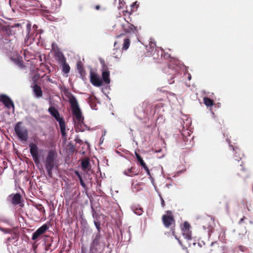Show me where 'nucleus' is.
I'll use <instances>...</instances> for the list:
<instances>
[{"label": "nucleus", "instance_id": "f257e3e1", "mask_svg": "<svg viewBox=\"0 0 253 253\" xmlns=\"http://www.w3.org/2000/svg\"><path fill=\"white\" fill-rule=\"evenodd\" d=\"M230 146L235 152L233 163L235 166H237L236 169V172L237 174L243 178L248 177L249 174V171L245 168L244 163L243 161H241L244 156V154L239 148L237 147H233L232 145H230Z\"/></svg>", "mask_w": 253, "mask_h": 253}, {"label": "nucleus", "instance_id": "f03ea898", "mask_svg": "<svg viewBox=\"0 0 253 253\" xmlns=\"http://www.w3.org/2000/svg\"><path fill=\"white\" fill-rule=\"evenodd\" d=\"M57 154L54 150H50L48 151L44 163L47 175L50 178L52 177V170L57 165Z\"/></svg>", "mask_w": 253, "mask_h": 253}, {"label": "nucleus", "instance_id": "7ed1b4c3", "mask_svg": "<svg viewBox=\"0 0 253 253\" xmlns=\"http://www.w3.org/2000/svg\"><path fill=\"white\" fill-rule=\"evenodd\" d=\"M105 246L101 233H94L92 236V241L90 246V253H100Z\"/></svg>", "mask_w": 253, "mask_h": 253}, {"label": "nucleus", "instance_id": "20e7f679", "mask_svg": "<svg viewBox=\"0 0 253 253\" xmlns=\"http://www.w3.org/2000/svg\"><path fill=\"white\" fill-rule=\"evenodd\" d=\"M50 114L59 122L60 131L63 137L66 138L67 133L66 132V125L63 117H60L59 111L53 106H50L48 109Z\"/></svg>", "mask_w": 253, "mask_h": 253}, {"label": "nucleus", "instance_id": "39448f33", "mask_svg": "<svg viewBox=\"0 0 253 253\" xmlns=\"http://www.w3.org/2000/svg\"><path fill=\"white\" fill-rule=\"evenodd\" d=\"M69 102L71 104L72 112L73 116H75L78 123L81 125L83 123L84 117L82 116L81 111L79 108L77 100L74 96L72 95L69 98Z\"/></svg>", "mask_w": 253, "mask_h": 253}, {"label": "nucleus", "instance_id": "423d86ee", "mask_svg": "<svg viewBox=\"0 0 253 253\" xmlns=\"http://www.w3.org/2000/svg\"><path fill=\"white\" fill-rule=\"evenodd\" d=\"M15 132L21 141H27L28 139V131L27 128L22 126L21 122H18L14 127Z\"/></svg>", "mask_w": 253, "mask_h": 253}, {"label": "nucleus", "instance_id": "0eeeda50", "mask_svg": "<svg viewBox=\"0 0 253 253\" xmlns=\"http://www.w3.org/2000/svg\"><path fill=\"white\" fill-rule=\"evenodd\" d=\"M162 220L165 227L170 228L174 227L175 221L171 211H166V214L162 216Z\"/></svg>", "mask_w": 253, "mask_h": 253}, {"label": "nucleus", "instance_id": "6e6552de", "mask_svg": "<svg viewBox=\"0 0 253 253\" xmlns=\"http://www.w3.org/2000/svg\"><path fill=\"white\" fill-rule=\"evenodd\" d=\"M30 152L33 159L36 165H39L40 163V153L42 152L43 150L39 149L37 145L34 143H31L29 144Z\"/></svg>", "mask_w": 253, "mask_h": 253}, {"label": "nucleus", "instance_id": "1a4fd4ad", "mask_svg": "<svg viewBox=\"0 0 253 253\" xmlns=\"http://www.w3.org/2000/svg\"><path fill=\"white\" fill-rule=\"evenodd\" d=\"M56 56L57 57L62 64V70L65 74H68L70 70V67L68 64L66 62V58L62 53H57Z\"/></svg>", "mask_w": 253, "mask_h": 253}, {"label": "nucleus", "instance_id": "9d476101", "mask_svg": "<svg viewBox=\"0 0 253 253\" xmlns=\"http://www.w3.org/2000/svg\"><path fill=\"white\" fill-rule=\"evenodd\" d=\"M90 81L91 83L96 86H100L103 84L102 79L97 74L92 71L90 72Z\"/></svg>", "mask_w": 253, "mask_h": 253}, {"label": "nucleus", "instance_id": "9b49d317", "mask_svg": "<svg viewBox=\"0 0 253 253\" xmlns=\"http://www.w3.org/2000/svg\"><path fill=\"white\" fill-rule=\"evenodd\" d=\"M0 101L8 109L14 108V103L11 98L5 94H1L0 96Z\"/></svg>", "mask_w": 253, "mask_h": 253}, {"label": "nucleus", "instance_id": "f8f14e48", "mask_svg": "<svg viewBox=\"0 0 253 253\" xmlns=\"http://www.w3.org/2000/svg\"><path fill=\"white\" fill-rule=\"evenodd\" d=\"M49 228V226L47 224H44L38 228L32 235V239L35 240L40 236L44 233Z\"/></svg>", "mask_w": 253, "mask_h": 253}, {"label": "nucleus", "instance_id": "ddd939ff", "mask_svg": "<svg viewBox=\"0 0 253 253\" xmlns=\"http://www.w3.org/2000/svg\"><path fill=\"white\" fill-rule=\"evenodd\" d=\"M102 77V80L105 84H110V72L108 70L107 66L106 65H103V66Z\"/></svg>", "mask_w": 253, "mask_h": 253}, {"label": "nucleus", "instance_id": "4468645a", "mask_svg": "<svg viewBox=\"0 0 253 253\" xmlns=\"http://www.w3.org/2000/svg\"><path fill=\"white\" fill-rule=\"evenodd\" d=\"M4 21L0 19V31L2 32H8L9 31L10 32L11 30L15 27H19L21 26V24L19 23H15L13 25H8L7 26H4L3 25Z\"/></svg>", "mask_w": 253, "mask_h": 253}, {"label": "nucleus", "instance_id": "2eb2a0df", "mask_svg": "<svg viewBox=\"0 0 253 253\" xmlns=\"http://www.w3.org/2000/svg\"><path fill=\"white\" fill-rule=\"evenodd\" d=\"M8 198L10 199L11 203L14 205H19L21 203L22 197L19 193L11 194L8 196Z\"/></svg>", "mask_w": 253, "mask_h": 253}, {"label": "nucleus", "instance_id": "dca6fc26", "mask_svg": "<svg viewBox=\"0 0 253 253\" xmlns=\"http://www.w3.org/2000/svg\"><path fill=\"white\" fill-rule=\"evenodd\" d=\"M119 38H122L124 41L123 44L122 49L124 50H127L130 45V39L128 37H126L124 33L121 34L118 37Z\"/></svg>", "mask_w": 253, "mask_h": 253}, {"label": "nucleus", "instance_id": "f3484780", "mask_svg": "<svg viewBox=\"0 0 253 253\" xmlns=\"http://www.w3.org/2000/svg\"><path fill=\"white\" fill-rule=\"evenodd\" d=\"M124 173L128 176H133L138 174L137 169L134 167H131L125 170Z\"/></svg>", "mask_w": 253, "mask_h": 253}, {"label": "nucleus", "instance_id": "a211bd4d", "mask_svg": "<svg viewBox=\"0 0 253 253\" xmlns=\"http://www.w3.org/2000/svg\"><path fill=\"white\" fill-rule=\"evenodd\" d=\"M33 91L35 96L38 98L42 96V91L40 86L38 84H35L33 87Z\"/></svg>", "mask_w": 253, "mask_h": 253}, {"label": "nucleus", "instance_id": "6ab92c4d", "mask_svg": "<svg viewBox=\"0 0 253 253\" xmlns=\"http://www.w3.org/2000/svg\"><path fill=\"white\" fill-rule=\"evenodd\" d=\"M183 140L185 142V145H187L190 143L191 139H193V137H191V134L188 131H184L182 133Z\"/></svg>", "mask_w": 253, "mask_h": 253}, {"label": "nucleus", "instance_id": "aec40b11", "mask_svg": "<svg viewBox=\"0 0 253 253\" xmlns=\"http://www.w3.org/2000/svg\"><path fill=\"white\" fill-rule=\"evenodd\" d=\"M156 45L151 39V41L149 42V45L146 46V48L147 50V55H150L152 54V52L155 49Z\"/></svg>", "mask_w": 253, "mask_h": 253}, {"label": "nucleus", "instance_id": "412c9836", "mask_svg": "<svg viewBox=\"0 0 253 253\" xmlns=\"http://www.w3.org/2000/svg\"><path fill=\"white\" fill-rule=\"evenodd\" d=\"M204 103L207 107H211L213 105V100L209 97H205L203 98Z\"/></svg>", "mask_w": 253, "mask_h": 253}, {"label": "nucleus", "instance_id": "4be33fe9", "mask_svg": "<svg viewBox=\"0 0 253 253\" xmlns=\"http://www.w3.org/2000/svg\"><path fill=\"white\" fill-rule=\"evenodd\" d=\"M125 20L127 22V29L126 30L125 32H134L137 31L138 30L137 27H135L132 24L129 23L128 20H126V18Z\"/></svg>", "mask_w": 253, "mask_h": 253}, {"label": "nucleus", "instance_id": "5701e85b", "mask_svg": "<svg viewBox=\"0 0 253 253\" xmlns=\"http://www.w3.org/2000/svg\"><path fill=\"white\" fill-rule=\"evenodd\" d=\"M81 165L82 169L85 170L88 168L90 165L89 161L88 159H85L82 161Z\"/></svg>", "mask_w": 253, "mask_h": 253}, {"label": "nucleus", "instance_id": "b1692460", "mask_svg": "<svg viewBox=\"0 0 253 253\" xmlns=\"http://www.w3.org/2000/svg\"><path fill=\"white\" fill-rule=\"evenodd\" d=\"M77 69L79 71V72L81 76H83L85 74V71L84 69V67L83 64L81 62H78L77 63Z\"/></svg>", "mask_w": 253, "mask_h": 253}, {"label": "nucleus", "instance_id": "393cba45", "mask_svg": "<svg viewBox=\"0 0 253 253\" xmlns=\"http://www.w3.org/2000/svg\"><path fill=\"white\" fill-rule=\"evenodd\" d=\"M183 235L184 237V238L187 240H191V234L190 231L183 232Z\"/></svg>", "mask_w": 253, "mask_h": 253}, {"label": "nucleus", "instance_id": "a878e982", "mask_svg": "<svg viewBox=\"0 0 253 253\" xmlns=\"http://www.w3.org/2000/svg\"><path fill=\"white\" fill-rule=\"evenodd\" d=\"M35 207L41 212H42L43 214H45V211L44 209V207L41 204H38L35 206Z\"/></svg>", "mask_w": 253, "mask_h": 253}, {"label": "nucleus", "instance_id": "bb28decb", "mask_svg": "<svg viewBox=\"0 0 253 253\" xmlns=\"http://www.w3.org/2000/svg\"><path fill=\"white\" fill-rule=\"evenodd\" d=\"M190 225L188 222H185L183 224V228L182 229L183 232L189 231Z\"/></svg>", "mask_w": 253, "mask_h": 253}, {"label": "nucleus", "instance_id": "cd10ccee", "mask_svg": "<svg viewBox=\"0 0 253 253\" xmlns=\"http://www.w3.org/2000/svg\"><path fill=\"white\" fill-rule=\"evenodd\" d=\"M143 169H145V170L146 171L147 174L149 175L150 177L151 176V173H150V172L149 171V169H148V168L147 167V166H146V164H145L144 165H142L141 166Z\"/></svg>", "mask_w": 253, "mask_h": 253}, {"label": "nucleus", "instance_id": "c85d7f7f", "mask_svg": "<svg viewBox=\"0 0 253 253\" xmlns=\"http://www.w3.org/2000/svg\"><path fill=\"white\" fill-rule=\"evenodd\" d=\"M95 225L97 229V233H100V224L99 222H94Z\"/></svg>", "mask_w": 253, "mask_h": 253}, {"label": "nucleus", "instance_id": "c756f323", "mask_svg": "<svg viewBox=\"0 0 253 253\" xmlns=\"http://www.w3.org/2000/svg\"><path fill=\"white\" fill-rule=\"evenodd\" d=\"M239 250L241 251V252H245L247 250V248L242 245H240L238 246Z\"/></svg>", "mask_w": 253, "mask_h": 253}, {"label": "nucleus", "instance_id": "7c9ffc66", "mask_svg": "<svg viewBox=\"0 0 253 253\" xmlns=\"http://www.w3.org/2000/svg\"><path fill=\"white\" fill-rule=\"evenodd\" d=\"M27 31L30 32L31 30V24L30 22H28L26 24Z\"/></svg>", "mask_w": 253, "mask_h": 253}, {"label": "nucleus", "instance_id": "2f4dec72", "mask_svg": "<svg viewBox=\"0 0 253 253\" xmlns=\"http://www.w3.org/2000/svg\"><path fill=\"white\" fill-rule=\"evenodd\" d=\"M79 180H80V184L82 185V186L83 187H84V188H86V185H85V183L84 182L83 178L79 179Z\"/></svg>", "mask_w": 253, "mask_h": 253}, {"label": "nucleus", "instance_id": "473e14b6", "mask_svg": "<svg viewBox=\"0 0 253 253\" xmlns=\"http://www.w3.org/2000/svg\"><path fill=\"white\" fill-rule=\"evenodd\" d=\"M68 146L69 147V148L70 149H71L72 151H74L75 150V147H74V145L71 143V142H70L68 145Z\"/></svg>", "mask_w": 253, "mask_h": 253}, {"label": "nucleus", "instance_id": "72a5a7b5", "mask_svg": "<svg viewBox=\"0 0 253 253\" xmlns=\"http://www.w3.org/2000/svg\"><path fill=\"white\" fill-rule=\"evenodd\" d=\"M137 160L139 162L141 166L144 165L145 164L141 157H140V159H138Z\"/></svg>", "mask_w": 253, "mask_h": 253}, {"label": "nucleus", "instance_id": "f704fd0d", "mask_svg": "<svg viewBox=\"0 0 253 253\" xmlns=\"http://www.w3.org/2000/svg\"><path fill=\"white\" fill-rule=\"evenodd\" d=\"M16 64L21 68H23L24 66L22 62L20 61H16Z\"/></svg>", "mask_w": 253, "mask_h": 253}, {"label": "nucleus", "instance_id": "c9c22d12", "mask_svg": "<svg viewBox=\"0 0 253 253\" xmlns=\"http://www.w3.org/2000/svg\"><path fill=\"white\" fill-rule=\"evenodd\" d=\"M244 206H245L246 208L248 209L249 211H251L252 210L250 209V207L248 206L247 203H245V201L243 200L242 203Z\"/></svg>", "mask_w": 253, "mask_h": 253}, {"label": "nucleus", "instance_id": "e433bc0d", "mask_svg": "<svg viewBox=\"0 0 253 253\" xmlns=\"http://www.w3.org/2000/svg\"><path fill=\"white\" fill-rule=\"evenodd\" d=\"M38 27L37 25H36V24L34 25L32 27L33 32H38Z\"/></svg>", "mask_w": 253, "mask_h": 253}, {"label": "nucleus", "instance_id": "4c0bfd02", "mask_svg": "<svg viewBox=\"0 0 253 253\" xmlns=\"http://www.w3.org/2000/svg\"><path fill=\"white\" fill-rule=\"evenodd\" d=\"M75 174H76V175L78 176V178H79V179H82V177L81 175L80 174V173H79V171H75Z\"/></svg>", "mask_w": 253, "mask_h": 253}, {"label": "nucleus", "instance_id": "58836bf2", "mask_svg": "<svg viewBox=\"0 0 253 253\" xmlns=\"http://www.w3.org/2000/svg\"><path fill=\"white\" fill-rule=\"evenodd\" d=\"M75 140L78 143H79V144L82 143V140H81L79 138H78V137L76 138Z\"/></svg>", "mask_w": 253, "mask_h": 253}, {"label": "nucleus", "instance_id": "ea45409f", "mask_svg": "<svg viewBox=\"0 0 253 253\" xmlns=\"http://www.w3.org/2000/svg\"><path fill=\"white\" fill-rule=\"evenodd\" d=\"M124 15L125 16H126V15L127 14L128 16L130 14V13L129 12H128V11L126 10L124 12Z\"/></svg>", "mask_w": 253, "mask_h": 253}, {"label": "nucleus", "instance_id": "a19ab883", "mask_svg": "<svg viewBox=\"0 0 253 253\" xmlns=\"http://www.w3.org/2000/svg\"><path fill=\"white\" fill-rule=\"evenodd\" d=\"M161 205L163 207H164L165 205V201L162 197H161Z\"/></svg>", "mask_w": 253, "mask_h": 253}, {"label": "nucleus", "instance_id": "79ce46f5", "mask_svg": "<svg viewBox=\"0 0 253 253\" xmlns=\"http://www.w3.org/2000/svg\"><path fill=\"white\" fill-rule=\"evenodd\" d=\"M246 219V217H245V216H243V217H242L239 221V223L241 224L242 223V222H243L244 220Z\"/></svg>", "mask_w": 253, "mask_h": 253}, {"label": "nucleus", "instance_id": "37998d69", "mask_svg": "<svg viewBox=\"0 0 253 253\" xmlns=\"http://www.w3.org/2000/svg\"><path fill=\"white\" fill-rule=\"evenodd\" d=\"M135 154L137 160L138 159H140V157H141V156L136 152H135Z\"/></svg>", "mask_w": 253, "mask_h": 253}, {"label": "nucleus", "instance_id": "c03bdc74", "mask_svg": "<svg viewBox=\"0 0 253 253\" xmlns=\"http://www.w3.org/2000/svg\"><path fill=\"white\" fill-rule=\"evenodd\" d=\"M95 9L97 10H99L100 9V6L97 5L95 6Z\"/></svg>", "mask_w": 253, "mask_h": 253}]
</instances>
